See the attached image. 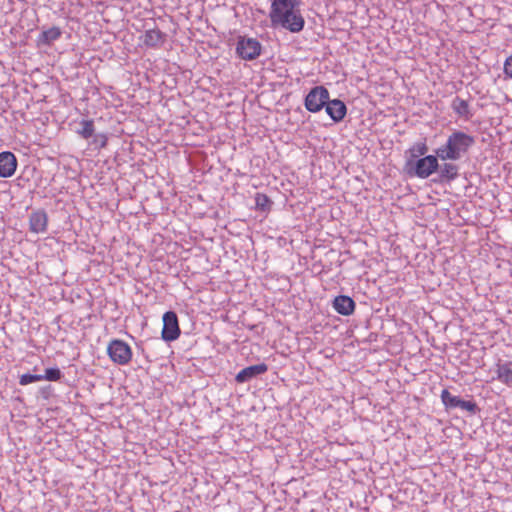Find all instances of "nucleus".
I'll list each match as a JSON object with an SVG mask.
<instances>
[{
  "instance_id": "obj_10",
  "label": "nucleus",
  "mask_w": 512,
  "mask_h": 512,
  "mask_svg": "<svg viewBox=\"0 0 512 512\" xmlns=\"http://www.w3.org/2000/svg\"><path fill=\"white\" fill-rule=\"evenodd\" d=\"M268 370V366L265 363L248 366L239 371L235 377L238 383H245L253 378L264 374Z\"/></svg>"
},
{
  "instance_id": "obj_8",
  "label": "nucleus",
  "mask_w": 512,
  "mask_h": 512,
  "mask_svg": "<svg viewBox=\"0 0 512 512\" xmlns=\"http://www.w3.org/2000/svg\"><path fill=\"white\" fill-rule=\"evenodd\" d=\"M16 156L10 151H3L0 153V177L9 178L17 169Z\"/></svg>"
},
{
  "instance_id": "obj_7",
  "label": "nucleus",
  "mask_w": 512,
  "mask_h": 512,
  "mask_svg": "<svg viewBox=\"0 0 512 512\" xmlns=\"http://www.w3.org/2000/svg\"><path fill=\"white\" fill-rule=\"evenodd\" d=\"M180 328L177 314L174 311H167L163 315L162 339L171 342L180 336Z\"/></svg>"
},
{
  "instance_id": "obj_18",
  "label": "nucleus",
  "mask_w": 512,
  "mask_h": 512,
  "mask_svg": "<svg viewBox=\"0 0 512 512\" xmlns=\"http://www.w3.org/2000/svg\"><path fill=\"white\" fill-rule=\"evenodd\" d=\"M80 126L81 127L76 130V133L83 139H89L94 135L95 127L92 119H82Z\"/></svg>"
},
{
  "instance_id": "obj_19",
  "label": "nucleus",
  "mask_w": 512,
  "mask_h": 512,
  "mask_svg": "<svg viewBox=\"0 0 512 512\" xmlns=\"http://www.w3.org/2000/svg\"><path fill=\"white\" fill-rule=\"evenodd\" d=\"M441 401L447 409H455L458 406L459 396L452 395L447 389L441 392Z\"/></svg>"
},
{
  "instance_id": "obj_5",
  "label": "nucleus",
  "mask_w": 512,
  "mask_h": 512,
  "mask_svg": "<svg viewBox=\"0 0 512 512\" xmlns=\"http://www.w3.org/2000/svg\"><path fill=\"white\" fill-rule=\"evenodd\" d=\"M261 51L262 45L257 39L245 36L238 38L236 53L241 59L252 61L260 56Z\"/></svg>"
},
{
  "instance_id": "obj_24",
  "label": "nucleus",
  "mask_w": 512,
  "mask_h": 512,
  "mask_svg": "<svg viewBox=\"0 0 512 512\" xmlns=\"http://www.w3.org/2000/svg\"><path fill=\"white\" fill-rule=\"evenodd\" d=\"M38 381H41V374L26 373L20 376L19 384L25 386Z\"/></svg>"
},
{
  "instance_id": "obj_17",
  "label": "nucleus",
  "mask_w": 512,
  "mask_h": 512,
  "mask_svg": "<svg viewBox=\"0 0 512 512\" xmlns=\"http://www.w3.org/2000/svg\"><path fill=\"white\" fill-rule=\"evenodd\" d=\"M62 35V31L59 27L53 26L47 30H43L38 38V45L50 46L53 42L58 40Z\"/></svg>"
},
{
  "instance_id": "obj_11",
  "label": "nucleus",
  "mask_w": 512,
  "mask_h": 512,
  "mask_svg": "<svg viewBox=\"0 0 512 512\" xmlns=\"http://www.w3.org/2000/svg\"><path fill=\"white\" fill-rule=\"evenodd\" d=\"M48 216L45 211H36L29 217L30 231L35 234L45 233L47 231Z\"/></svg>"
},
{
  "instance_id": "obj_23",
  "label": "nucleus",
  "mask_w": 512,
  "mask_h": 512,
  "mask_svg": "<svg viewBox=\"0 0 512 512\" xmlns=\"http://www.w3.org/2000/svg\"><path fill=\"white\" fill-rule=\"evenodd\" d=\"M255 204L259 210H268L271 204L269 197L262 193H257L255 196Z\"/></svg>"
},
{
  "instance_id": "obj_9",
  "label": "nucleus",
  "mask_w": 512,
  "mask_h": 512,
  "mask_svg": "<svg viewBox=\"0 0 512 512\" xmlns=\"http://www.w3.org/2000/svg\"><path fill=\"white\" fill-rule=\"evenodd\" d=\"M324 108L328 116L334 122L342 121L347 113L345 103L339 99L330 100L328 97V101L326 102Z\"/></svg>"
},
{
  "instance_id": "obj_14",
  "label": "nucleus",
  "mask_w": 512,
  "mask_h": 512,
  "mask_svg": "<svg viewBox=\"0 0 512 512\" xmlns=\"http://www.w3.org/2000/svg\"><path fill=\"white\" fill-rule=\"evenodd\" d=\"M451 108L454 113L464 120H470L473 117V112L467 100L456 96L451 102Z\"/></svg>"
},
{
  "instance_id": "obj_16",
  "label": "nucleus",
  "mask_w": 512,
  "mask_h": 512,
  "mask_svg": "<svg viewBox=\"0 0 512 512\" xmlns=\"http://www.w3.org/2000/svg\"><path fill=\"white\" fill-rule=\"evenodd\" d=\"M437 171L441 181L451 182L459 176V166L451 162L445 161L442 165H439Z\"/></svg>"
},
{
  "instance_id": "obj_20",
  "label": "nucleus",
  "mask_w": 512,
  "mask_h": 512,
  "mask_svg": "<svg viewBox=\"0 0 512 512\" xmlns=\"http://www.w3.org/2000/svg\"><path fill=\"white\" fill-rule=\"evenodd\" d=\"M427 151L428 147L425 142H417L409 149V159L416 160L418 158L424 157L426 156L425 154L427 153Z\"/></svg>"
},
{
  "instance_id": "obj_4",
  "label": "nucleus",
  "mask_w": 512,
  "mask_h": 512,
  "mask_svg": "<svg viewBox=\"0 0 512 512\" xmlns=\"http://www.w3.org/2000/svg\"><path fill=\"white\" fill-rule=\"evenodd\" d=\"M111 361L118 365H127L132 359L131 347L123 340L114 339L107 347Z\"/></svg>"
},
{
  "instance_id": "obj_13",
  "label": "nucleus",
  "mask_w": 512,
  "mask_h": 512,
  "mask_svg": "<svg viewBox=\"0 0 512 512\" xmlns=\"http://www.w3.org/2000/svg\"><path fill=\"white\" fill-rule=\"evenodd\" d=\"M166 35L159 29H148L142 36V42L146 47L159 48L165 42Z\"/></svg>"
},
{
  "instance_id": "obj_6",
  "label": "nucleus",
  "mask_w": 512,
  "mask_h": 512,
  "mask_svg": "<svg viewBox=\"0 0 512 512\" xmlns=\"http://www.w3.org/2000/svg\"><path fill=\"white\" fill-rule=\"evenodd\" d=\"M329 91L324 86L313 87L304 99L305 108L311 113L321 111L328 101Z\"/></svg>"
},
{
  "instance_id": "obj_15",
  "label": "nucleus",
  "mask_w": 512,
  "mask_h": 512,
  "mask_svg": "<svg viewBox=\"0 0 512 512\" xmlns=\"http://www.w3.org/2000/svg\"><path fill=\"white\" fill-rule=\"evenodd\" d=\"M496 379L508 387H512V362L499 361L496 364Z\"/></svg>"
},
{
  "instance_id": "obj_3",
  "label": "nucleus",
  "mask_w": 512,
  "mask_h": 512,
  "mask_svg": "<svg viewBox=\"0 0 512 512\" xmlns=\"http://www.w3.org/2000/svg\"><path fill=\"white\" fill-rule=\"evenodd\" d=\"M439 157L435 155H426L416 160L408 159L406 162V172L410 176H415L420 179H426L433 173L437 172L439 167Z\"/></svg>"
},
{
  "instance_id": "obj_2",
  "label": "nucleus",
  "mask_w": 512,
  "mask_h": 512,
  "mask_svg": "<svg viewBox=\"0 0 512 512\" xmlns=\"http://www.w3.org/2000/svg\"><path fill=\"white\" fill-rule=\"evenodd\" d=\"M474 137L463 131L454 130L445 144L439 146L435 153L442 161H457L464 157L474 145Z\"/></svg>"
},
{
  "instance_id": "obj_22",
  "label": "nucleus",
  "mask_w": 512,
  "mask_h": 512,
  "mask_svg": "<svg viewBox=\"0 0 512 512\" xmlns=\"http://www.w3.org/2000/svg\"><path fill=\"white\" fill-rule=\"evenodd\" d=\"M457 408L467 411L471 414H476L479 411L477 404L474 401L459 399Z\"/></svg>"
},
{
  "instance_id": "obj_1",
  "label": "nucleus",
  "mask_w": 512,
  "mask_h": 512,
  "mask_svg": "<svg viewBox=\"0 0 512 512\" xmlns=\"http://www.w3.org/2000/svg\"><path fill=\"white\" fill-rule=\"evenodd\" d=\"M301 0H272L269 19L273 28L299 33L305 25L300 10Z\"/></svg>"
},
{
  "instance_id": "obj_12",
  "label": "nucleus",
  "mask_w": 512,
  "mask_h": 512,
  "mask_svg": "<svg viewBox=\"0 0 512 512\" xmlns=\"http://www.w3.org/2000/svg\"><path fill=\"white\" fill-rule=\"evenodd\" d=\"M333 308L337 313L343 316H349L353 314L355 310V302L349 296L339 295L333 300Z\"/></svg>"
},
{
  "instance_id": "obj_25",
  "label": "nucleus",
  "mask_w": 512,
  "mask_h": 512,
  "mask_svg": "<svg viewBox=\"0 0 512 512\" xmlns=\"http://www.w3.org/2000/svg\"><path fill=\"white\" fill-rule=\"evenodd\" d=\"M93 141L92 143L97 147V148H104L106 147L107 145V142H108V137L106 134L104 133H98V134H94L93 136Z\"/></svg>"
},
{
  "instance_id": "obj_26",
  "label": "nucleus",
  "mask_w": 512,
  "mask_h": 512,
  "mask_svg": "<svg viewBox=\"0 0 512 512\" xmlns=\"http://www.w3.org/2000/svg\"><path fill=\"white\" fill-rule=\"evenodd\" d=\"M504 73L512 79V54L504 62Z\"/></svg>"
},
{
  "instance_id": "obj_21",
  "label": "nucleus",
  "mask_w": 512,
  "mask_h": 512,
  "mask_svg": "<svg viewBox=\"0 0 512 512\" xmlns=\"http://www.w3.org/2000/svg\"><path fill=\"white\" fill-rule=\"evenodd\" d=\"M62 377V372L58 367H51L45 370V374L41 375V381H59Z\"/></svg>"
}]
</instances>
